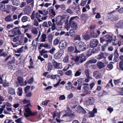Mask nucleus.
Segmentation results:
<instances>
[{"instance_id":"obj_1","label":"nucleus","mask_w":123,"mask_h":123,"mask_svg":"<svg viewBox=\"0 0 123 123\" xmlns=\"http://www.w3.org/2000/svg\"><path fill=\"white\" fill-rule=\"evenodd\" d=\"M24 104H27L25 107H26L25 108V112L24 114L25 117L26 118L30 117L31 116H34L37 114V111L32 112L28 106H31L30 102V101L29 100L24 99L23 101Z\"/></svg>"},{"instance_id":"obj_2","label":"nucleus","mask_w":123,"mask_h":123,"mask_svg":"<svg viewBox=\"0 0 123 123\" xmlns=\"http://www.w3.org/2000/svg\"><path fill=\"white\" fill-rule=\"evenodd\" d=\"M78 49L76 47L75 48V52L78 53L80 51H83L86 49V45L84 42L82 41L79 42L77 46Z\"/></svg>"},{"instance_id":"obj_3","label":"nucleus","mask_w":123,"mask_h":123,"mask_svg":"<svg viewBox=\"0 0 123 123\" xmlns=\"http://www.w3.org/2000/svg\"><path fill=\"white\" fill-rule=\"evenodd\" d=\"M78 18L77 16L72 17L69 20V24L71 27L74 30H77L78 26L77 23L74 21V19L75 18Z\"/></svg>"},{"instance_id":"obj_4","label":"nucleus","mask_w":123,"mask_h":123,"mask_svg":"<svg viewBox=\"0 0 123 123\" xmlns=\"http://www.w3.org/2000/svg\"><path fill=\"white\" fill-rule=\"evenodd\" d=\"M85 56L83 54L79 55V57H78V58L77 59V61L76 62V64L78 65L82 63L83 62L86 60Z\"/></svg>"},{"instance_id":"obj_5","label":"nucleus","mask_w":123,"mask_h":123,"mask_svg":"<svg viewBox=\"0 0 123 123\" xmlns=\"http://www.w3.org/2000/svg\"><path fill=\"white\" fill-rule=\"evenodd\" d=\"M65 19V18L64 17H62L60 19V21L57 22V25L58 26V28H57L58 30H61L62 28V25L63 24Z\"/></svg>"},{"instance_id":"obj_6","label":"nucleus","mask_w":123,"mask_h":123,"mask_svg":"<svg viewBox=\"0 0 123 123\" xmlns=\"http://www.w3.org/2000/svg\"><path fill=\"white\" fill-rule=\"evenodd\" d=\"M63 53L64 51L63 50H60L55 54L54 57L56 59H59L61 58Z\"/></svg>"},{"instance_id":"obj_7","label":"nucleus","mask_w":123,"mask_h":123,"mask_svg":"<svg viewBox=\"0 0 123 123\" xmlns=\"http://www.w3.org/2000/svg\"><path fill=\"white\" fill-rule=\"evenodd\" d=\"M98 43V41L97 39H93L90 41V46L92 48L95 47L97 46Z\"/></svg>"},{"instance_id":"obj_8","label":"nucleus","mask_w":123,"mask_h":123,"mask_svg":"<svg viewBox=\"0 0 123 123\" xmlns=\"http://www.w3.org/2000/svg\"><path fill=\"white\" fill-rule=\"evenodd\" d=\"M97 58L99 60L103 59V60L105 64L108 63V62L106 60V58L104 55L103 53L100 54L97 56Z\"/></svg>"},{"instance_id":"obj_9","label":"nucleus","mask_w":123,"mask_h":123,"mask_svg":"<svg viewBox=\"0 0 123 123\" xmlns=\"http://www.w3.org/2000/svg\"><path fill=\"white\" fill-rule=\"evenodd\" d=\"M12 34L15 35H20L22 34L20 30L19 29H18L17 27H16L15 29H13L12 31Z\"/></svg>"},{"instance_id":"obj_10","label":"nucleus","mask_w":123,"mask_h":123,"mask_svg":"<svg viewBox=\"0 0 123 123\" xmlns=\"http://www.w3.org/2000/svg\"><path fill=\"white\" fill-rule=\"evenodd\" d=\"M47 12L53 17L55 15V12L54 11L53 7V6L50 7L48 9Z\"/></svg>"},{"instance_id":"obj_11","label":"nucleus","mask_w":123,"mask_h":123,"mask_svg":"<svg viewBox=\"0 0 123 123\" xmlns=\"http://www.w3.org/2000/svg\"><path fill=\"white\" fill-rule=\"evenodd\" d=\"M67 43L65 40L61 41L59 44V47L61 49L65 48L66 46Z\"/></svg>"},{"instance_id":"obj_12","label":"nucleus","mask_w":123,"mask_h":123,"mask_svg":"<svg viewBox=\"0 0 123 123\" xmlns=\"http://www.w3.org/2000/svg\"><path fill=\"white\" fill-rule=\"evenodd\" d=\"M17 80L18 82V83L21 86H23L24 85H26L27 84V82L25 81V84H24L23 82V78L21 77H18Z\"/></svg>"},{"instance_id":"obj_13","label":"nucleus","mask_w":123,"mask_h":123,"mask_svg":"<svg viewBox=\"0 0 123 123\" xmlns=\"http://www.w3.org/2000/svg\"><path fill=\"white\" fill-rule=\"evenodd\" d=\"M115 27L118 28H123V20H121L115 25Z\"/></svg>"},{"instance_id":"obj_14","label":"nucleus","mask_w":123,"mask_h":123,"mask_svg":"<svg viewBox=\"0 0 123 123\" xmlns=\"http://www.w3.org/2000/svg\"><path fill=\"white\" fill-rule=\"evenodd\" d=\"M76 111L79 113H82L85 114L86 112L85 110L80 106H78L76 109Z\"/></svg>"},{"instance_id":"obj_15","label":"nucleus","mask_w":123,"mask_h":123,"mask_svg":"<svg viewBox=\"0 0 123 123\" xmlns=\"http://www.w3.org/2000/svg\"><path fill=\"white\" fill-rule=\"evenodd\" d=\"M47 78H50L52 79H56V80L57 79H59L60 77L58 75H48L47 76Z\"/></svg>"},{"instance_id":"obj_16","label":"nucleus","mask_w":123,"mask_h":123,"mask_svg":"<svg viewBox=\"0 0 123 123\" xmlns=\"http://www.w3.org/2000/svg\"><path fill=\"white\" fill-rule=\"evenodd\" d=\"M105 38L106 39L105 41L107 43L105 44L106 45H108V43L111 42L112 40V37L110 35H107L105 36Z\"/></svg>"},{"instance_id":"obj_17","label":"nucleus","mask_w":123,"mask_h":123,"mask_svg":"<svg viewBox=\"0 0 123 123\" xmlns=\"http://www.w3.org/2000/svg\"><path fill=\"white\" fill-rule=\"evenodd\" d=\"M93 74V76L97 79L100 78L101 76V74L99 73V71H98L94 72Z\"/></svg>"},{"instance_id":"obj_18","label":"nucleus","mask_w":123,"mask_h":123,"mask_svg":"<svg viewBox=\"0 0 123 123\" xmlns=\"http://www.w3.org/2000/svg\"><path fill=\"white\" fill-rule=\"evenodd\" d=\"M31 8L30 6H26L24 9V12L26 14L29 13L31 11Z\"/></svg>"},{"instance_id":"obj_19","label":"nucleus","mask_w":123,"mask_h":123,"mask_svg":"<svg viewBox=\"0 0 123 123\" xmlns=\"http://www.w3.org/2000/svg\"><path fill=\"white\" fill-rule=\"evenodd\" d=\"M97 66L99 69H101L104 67L105 65L103 63L101 62H97Z\"/></svg>"},{"instance_id":"obj_20","label":"nucleus","mask_w":123,"mask_h":123,"mask_svg":"<svg viewBox=\"0 0 123 123\" xmlns=\"http://www.w3.org/2000/svg\"><path fill=\"white\" fill-rule=\"evenodd\" d=\"M8 92L12 95H15V92L14 89L11 88H9L8 89Z\"/></svg>"},{"instance_id":"obj_21","label":"nucleus","mask_w":123,"mask_h":123,"mask_svg":"<svg viewBox=\"0 0 123 123\" xmlns=\"http://www.w3.org/2000/svg\"><path fill=\"white\" fill-rule=\"evenodd\" d=\"M114 55L115 57L114 58L113 61H114V62H116L117 61V58L119 56V54L117 52V49L115 50L114 52Z\"/></svg>"},{"instance_id":"obj_22","label":"nucleus","mask_w":123,"mask_h":123,"mask_svg":"<svg viewBox=\"0 0 123 123\" xmlns=\"http://www.w3.org/2000/svg\"><path fill=\"white\" fill-rule=\"evenodd\" d=\"M26 2L27 3L30 5H31L32 7H33L34 6V0H26Z\"/></svg>"},{"instance_id":"obj_23","label":"nucleus","mask_w":123,"mask_h":123,"mask_svg":"<svg viewBox=\"0 0 123 123\" xmlns=\"http://www.w3.org/2000/svg\"><path fill=\"white\" fill-rule=\"evenodd\" d=\"M53 39V36L52 34H50L48 36L47 41L49 43H52Z\"/></svg>"},{"instance_id":"obj_24","label":"nucleus","mask_w":123,"mask_h":123,"mask_svg":"<svg viewBox=\"0 0 123 123\" xmlns=\"http://www.w3.org/2000/svg\"><path fill=\"white\" fill-rule=\"evenodd\" d=\"M11 15H9L6 16L5 18V20L6 22H10L12 21V20L11 19Z\"/></svg>"},{"instance_id":"obj_25","label":"nucleus","mask_w":123,"mask_h":123,"mask_svg":"<svg viewBox=\"0 0 123 123\" xmlns=\"http://www.w3.org/2000/svg\"><path fill=\"white\" fill-rule=\"evenodd\" d=\"M68 115L72 118H74L75 117V115L74 113H72V111H70L67 113Z\"/></svg>"},{"instance_id":"obj_26","label":"nucleus","mask_w":123,"mask_h":123,"mask_svg":"<svg viewBox=\"0 0 123 123\" xmlns=\"http://www.w3.org/2000/svg\"><path fill=\"white\" fill-rule=\"evenodd\" d=\"M41 41L42 42H45L46 41V35L44 34H42L41 36Z\"/></svg>"},{"instance_id":"obj_27","label":"nucleus","mask_w":123,"mask_h":123,"mask_svg":"<svg viewBox=\"0 0 123 123\" xmlns=\"http://www.w3.org/2000/svg\"><path fill=\"white\" fill-rule=\"evenodd\" d=\"M46 52V51L45 49H43L40 52L41 55H43L44 58L46 57V54H44Z\"/></svg>"},{"instance_id":"obj_28","label":"nucleus","mask_w":123,"mask_h":123,"mask_svg":"<svg viewBox=\"0 0 123 123\" xmlns=\"http://www.w3.org/2000/svg\"><path fill=\"white\" fill-rule=\"evenodd\" d=\"M18 90L17 92L18 95L19 96H22L23 92L22 88L21 87H19L18 88Z\"/></svg>"},{"instance_id":"obj_29","label":"nucleus","mask_w":123,"mask_h":123,"mask_svg":"<svg viewBox=\"0 0 123 123\" xmlns=\"http://www.w3.org/2000/svg\"><path fill=\"white\" fill-rule=\"evenodd\" d=\"M84 86L83 87L84 90L85 91H87L89 89V87L88 86L89 84L88 83H84L83 84Z\"/></svg>"},{"instance_id":"obj_30","label":"nucleus","mask_w":123,"mask_h":123,"mask_svg":"<svg viewBox=\"0 0 123 123\" xmlns=\"http://www.w3.org/2000/svg\"><path fill=\"white\" fill-rule=\"evenodd\" d=\"M90 71L89 69H86L85 70L84 73L86 77L89 76L90 75Z\"/></svg>"},{"instance_id":"obj_31","label":"nucleus","mask_w":123,"mask_h":123,"mask_svg":"<svg viewBox=\"0 0 123 123\" xmlns=\"http://www.w3.org/2000/svg\"><path fill=\"white\" fill-rule=\"evenodd\" d=\"M88 102L90 104H93L94 102L93 98L91 97H89L88 99Z\"/></svg>"},{"instance_id":"obj_32","label":"nucleus","mask_w":123,"mask_h":123,"mask_svg":"<svg viewBox=\"0 0 123 123\" xmlns=\"http://www.w3.org/2000/svg\"><path fill=\"white\" fill-rule=\"evenodd\" d=\"M81 70L80 69L79 70L77 71L74 74V76L75 77L79 76L81 74Z\"/></svg>"},{"instance_id":"obj_33","label":"nucleus","mask_w":123,"mask_h":123,"mask_svg":"<svg viewBox=\"0 0 123 123\" xmlns=\"http://www.w3.org/2000/svg\"><path fill=\"white\" fill-rule=\"evenodd\" d=\"M28 17L26 16H24L21 18V21L23 22H25L27 21Z\"/></svg>"},{"instance_id":"obj_34","label":"nucleus","mask_w":123,"mask_h":123,"mask_svg":"<svg viewBox=\"0 0 123 123\" xmlns=\"http://www.w3.org/2000/svg\"><path fill=\"white\" fill-rule=\"evenodd\" d=\"M70 58L71 59L74 60L75 61L74 63L75 64H76V62L77 61V59L78 58V57H76L72 55H70Z\"/></svg>"},{"instance_id":"obj_35","label":"nucleus","mask_w":123,"mask_h":123,"mask_svg":"<svg viewBox=\"0 0 123 123\" xmlns=\"http://www.w3.org/2000/svg\"><path fill=\"white\" fill-rule=\"evenodd\" d=\"M31 31L33 34H36L38 33V31L37 29L34 27H33L32 28Z\"/></svg>"},{"instance_id":"obj_36","label":"nucleus","mask_w":123,"mask_h":123,"mask_svg":"<svg viewBox=\"0 0 123 123\" xmlns=\"http://www.w3.org/2000/svg\"><path fill=\"white\" fill-rule=\"evenodd\" d=\"M69 35L71 36H74L75 34L74 30L73 29H71L70 30L69 32Z\"/></svg>"},{"instance_id":"obj_37","label":"nucleus","mask_w":123,"mask_h":123,"mask_svg":"<svg viewBox=\"0 0 123 123\" xmlns=\"http://www.w3.org/2000/svg\"><path fill=\"white\" fill-rule=\"evenodd\" d=\"M61 64V63H57L55 61H54V65L55 67L56 68H60L59 65Z\"/></svg>"},{"instance_id":"obj_38","label":"nucleus","mask_w":123,"mask_h":123,"mask_svg":"<svg viewBox=\"0 0 123 123\" xmlns=\"http://www.w3.org/2000/svg\"><path fill=\"white\" fill-rule=\"evenodd\" d=\"M11 61H9L8 63V65L9 64H11L14 63L15 60V58L14 57H12V58L11 59Z\"/></svg>"},{"instance_id":"obj_39","label":"nucleus","mask_w":123,"mask_h":123,"mask_svg":"<svg viewBox=\"0 0 123 123\" xmlns=\"http://www.w3.org/2000/svg\"><path fill=\"white\" fill-rule=\"evenodd\" d=\"M119 66L120 69L122 70H123V61H121L119 63Z\"/></svg>"},{"instance_id":"obj_40","label":"nucleus","mask_w":123,"mask_h":123,"mask_svg":"<svg viewBox=\"0 0 123 123\" xmlns=\"http://www.w3.org/2000/svg\"><path fill=\"white\" fill-rule=\"evenodd\" d=\"M74 49V48L73 46L69 47L68 48V52H73Z\"/></svg>"},{"instance_id":"obj_41","label":"nucleus","mask_w":123,"mask_h":123,"mask_svg":"<svg viewBox=\"0 0 123 123\" xmlns=\"http://www.w3.org/2000/svg\"><path fill=\"white\" fill-rule=\"evenodd\" d=\"M48 71H50L52 69L53 66L51 63H49L48 66Z\"/></svg>"},{"instance_id":"obj_42","label":"nucleus","mask_w":123,"mask_h":123,"mask_svg":"<svg viewBox=\"0 0 123 123\" xmlns=\"http://www.w3.org/2000/svg\"><path fill=\"white\" fill-rule=\"evenodd\" d=\"M53 116L54 118L55 117H57L58 118H60V113L55 112L54 113Z\"/></svg>"},{"instance_id":"obj_43","label":"nucleus","mask_w":123,"mask_h":123,"mask_svg":"<svg viewBox=\"0 0 123 123\" xmlns=\"http://www.w3.org/2000/svg\"><path fill=\"white\" fill-rule=\"evenodd\" d=\"M91 37H92L96 38L98 37L97 34L95 33L94 31H92L91 33Z\"/></svg>"},{"instance_id":"obj_44","label":"nucleus","mask_w":123,"mask_h":123,"mask_svg":"<svg viewBox=\"0 0 123 123\" xmlns=\"http://www.w3.org/2000/svg\"><path fill=\"white\" fill-rule=\"evenodd\" d=\"M38 12H37L36 14L35 18H37V19L39 21V22L41 21V20L39 19V18L41 17V16L40 14Z\"/></svg>"},{"instance_id":"obj_45","label":"nucleus","mask_w":123,"mask_h":123,"mask_svg":"<svg viewBox=\"0 0 123 123\" xmlns=\"http://www.w3.org/2000/svg\"><path fill=\"white\" fill-rule=\"evenodd\" d=\"M38 12L39 13L45 16L46 15V10L45 9L42 11L39 10Z\"/></svg>"},{"instance_id":"obj_46","label":"nucleus","mask_w":123,"mask_h":123,"mask_svg":"<svg viewBox=\"0 0 123 123\" xmlns=\"http://www.w3.org/2000/svg\"><path fill=\"white\" fill-rule=\"evenodd\" d=\"M13 5L14 6H17L18 5V3H17L18 0H11Z\"/></svg>"},{"instance_id":"obj_47","label":"nucleus","mask_w":123,"mask_h":123,"mask_svg":"<svg viewBox=\"0 0 123 123\" xmlns=\"http://www.w3.org/2000/svg\"><path fill=\"white\" fill-rule=\"evenodd\" d=\"M69 57L68 55H67L64 58L63 61L65 62H68L69 61Z\"/></svg>"},{"instance_id":"obj_48","label":"nucleus","mask_w":123,"mask_h":123,"mask_svg":"<svg viewBox=\"0 0 123 123\" xmlns=\"http://www.w3.org/2000/svg\"><path fill=\"white\" fill-rule=\"evenodd\" d=\"M24 47V46H22L21 48L18 49L17 52H15L18 53L22 52L23 51V49Z\"/></svg>"},{"instance_id":"obj_49","label":"nucleus","mask_w":123,"mask_h":123,"mask_svg":"<svg viewBox=\"0 0 123 123\" xmlns=\"http://www.w3.org/2000/svg\"><path fill=\"white\" fill-rule=\"evenodd\" d=\"M88 51L90 52L91 53L92 52L93 53H98V51L96 49H94L92 50L91 49H89L88 50Z\"/></svg>"},{"instance_id":"obj_50","label":"nucleus","mask_w":123,"mask_h":123,"mask_svg":"<svg viewBox=\"0 0 123 123\" xmlns=\"http://www.w3.org/2000/svg\"><path fill=\"white\" fill-rule=\"evenodd\" d=\"M66 12L68 13L72 14L74 13L73 11L70 8H68L66 10Z\"/></svg>"},{"instance_id":"obj_51","label":"nucleus","mask_w":123,"mask_h":123,"mask_svg":"<svg viewBox=\"0 0 123 123\" xmlns=\"http://www.w3.org/2000/svg\"><path fill=\"white\" fill-rule=\"evenodd\" d=\"M56 50L54 48H53L52 49L50 50L49 51L47 50V53L49 52L51 54L54 53V51Z\"/></svg>"},{"instance_id":"obj_52","label":"nucleus","mask_w":123,"mask_h":123,"mask_svg":"<svg viewBox=\"0 0 123 123\" xmlns=\"http://www.w3.org/2000/svg\"><path fill=\"white\" fill-rule=\"evenodd\" d=\"M4 123H14V122L12 120L6 119Z\"/></svg>"},{"instance_id":"obj_53","label":"nucleus","mask_w":123,"mask_h":123,"mask_svg":"<svg viewBox=\"0 0 123 123\" xmlns=\"http://www.w3.org/2000/svg\"><path fill=\"white\" fill-rule=\"evenodd\" d=\"M35 11H34L33 12L31 16V18L32 20L34 19L35 18Z\"/></svg>"},{"instance_id":"obj_54","label":"nucleus","mask_w":123,"mask_h":123,"mask_svg":"<svg viewBox=\"0 0 123 123\" xmlns=\"http://www.w3.org/2000/svg\"><path fill=\"white\" fill-rule=\"evenodd\" d=\"M5 8V5L2 4L1 2L0 3V10H2Z\"/></svg>"},{"instance_id":"obj_55","label":"nucleus","mask_w":123,"mask_h":123,"mask_svg":"<svg viewBox=\"0 0 123 123\" xmlns=\"http://www.w3.org/2000/svg\"><path fill=\"white\" fill-rule=\"evenodd\" d=\"M89 61L90 63L92 64L96 63L97 62V60L96 59H94L90 60Z\"/></svg>"},{"instance_id":"obj_56","label":"nucleus","mask_w":123,"mask_h":123,"mask_svg":"<svg viewBox=\"0 0 123 123\" xmlns=\"http://www.w3.org/2000/svg\"><path fill=\"white\" fill-rule=\"evenodd\" d=\"M74 40H79L80 41L81 40V38L80 35H77L74 38Z\"/></svg>"},{"instance_id":"obj_57","label":"nucleus","mask_w":123,"mask_h":123,"mask_svg":"<svg viewBox=\"0 0 123 123\" xmlns=\"http://www.w3.org/2000/svg\"><path fill=\"white\" fill-rule=\"evenodd\" d=\"M4 100V98L0 95V105L2 104V102Z\"/></svg>"},{"instance_id":"obj_58","label":"nucleus","mask_w":123,"mask_h":123,"mask_svg":"<svg viewBox=\"0 0 123 123\" xmlns=\"http://www.w3.org/2000/svg\"><path fill=\"white\" fill-rule=\"evenodd\" d=\"M84 39L86 40H88L90 39L89 36L86 34L84 36Z\"/></svg>"},{"instance_id":"obj_59","label":"nucleus","mask_w":123,"mask_h":123,"mask_svg":"<svg viewBox=\"0 0 123 123\" xmlns=\"http://www.w3.org/2000/svg\"><path fill=\"white\" fill-rule=\"evenodd\" d=\"M72 74V72L71 70H69L65 73V74L68 75H70Z\"/></svg>"},{"instance_id":"obj_60","label":"nucleus","mask_w":123,"mask_h":123,"mask_svg":"<svg viewBox=\"0 0 123 123\" xmlns=\"http://www.w3.org/2000/svg\"><path fill=\"white\" fill-rule=\"evenodd\" d=\"M14 27V25L13 24H8L6 27V28L7 29H9L10 28H12Z\"/></svg>"},{"instance_id":"obj_61","label":"nucleus","mask_w":123,"mask_h":123,"mask_svg":"<svg viewBox=\"0 0 123 123\" xmlns=\"http://www.w3.org/2000/svg\"><path fill=\"white\" fill-rule=\"evenodd\" d=\"M87 78L85 80V81L86 82H88L89 81L90 79H92V78L91 77H90V76L87 77Z\"/></svg>"},{"instance_id":"obj_62","label":"nucleus","mask_w":123,"mask_h":123,"mask_svg":"<svg viewBox=\"0 0 123 123\" xmlns=\"http://www.w3.org/2000/svg\"><path fill=\"white\" fill-rule=\"evenodd\" d=\"M22 118H18L15 120L16 122L17 123H23L22 122Z\"/></svg>"},{"instance_id":"obj_63","label":"nucleus","mask_w":123,"mask_h":123,"mask_svg":"<svg viewBox=\"0 0 123 123\" xmlns=\"http://www.w3.org/2000/svg\"><path fill=\"white\" fill-rule=\"evenodd\" d=\"M59 42V40L57 39H55L53 43L54 45H57Z\"/></svg>"},{"instance_id":"obj_64","label":"nucleus","mask_w":123,"mask_h":123,"mask_svg":"<svg viewBox=\"0 0 123 123\" xmlns=\"http://www.w3.org/2000/svg\"><path fill=\"white\" fill-rule=\"evenodd\" d=\"M65 97L64 95H61L59 98V99L60 100H63L65 99Z\"/></svg>"}]
</instances>
